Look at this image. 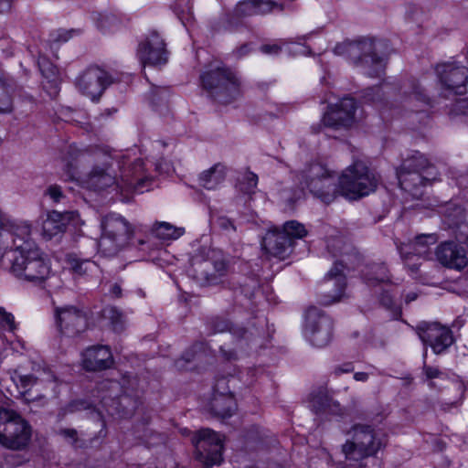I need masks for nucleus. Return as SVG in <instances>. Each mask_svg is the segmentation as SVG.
I'll return each instance as SVG.
<instances>
[{
  "label": "nucleus",
  "mask_w": 468,
  "mask_h": 468,
  "mask_svg": "<svg viewBox=\"0 0 468 468\" xmlns=\"http://www.w3.org/2000/svg\"><path fill=\"white\" fill-rule=\"evenodd\" d=\"M14 381L22 389L23 393L28 392L34 386L38 384V378L33 375H16Z\"/></svg>",
  "instance_id": "37998d69"
},
{
  "label": "nucleus",
  "mask_w": 468,
  "mask_h": 468,
  "mask_svg": "<svg viewBox=\"0 0 468 468\" xmlns=\"http://www.w3.org/2000/svg\"><path fill=\"white\" fill-rule=\"evenodd\" d=\"M222 441V436L208 428L197 431L192 442L196 448V459L204 468L220 464L223 451Z\"/></svg>",
  "instance_id": "9b49d317"
},
{
  "label": "nucleus",
  "mask_w": 468,
  "mask_h": 468,
  "mask_svg": "<svg viewBox=\"0 0 468 468\" xmlns=\"http://www.w3.org/2000/svg\"><path fill=\"white\" fill-rule=\"evenodd\" d=\"M31 439L30 425L17 413L0 409V444L14 451L24 450Z\"/></svg>",
  "instance_id": "6e6552de"
},
{
  "label": "nucleus",
  "mask_w": 468,
  "mask_h": 468,
  "mask_svg": "<svg viewBox=\"0 0 468 468\" xmlns=\"http://www.w3.org/2000/svg\"><path fill=\"white\" fill-rule=\"evenodd\" d=\"M343 271L344 265L340 262H335L326 274L319 292V303L321 304L331 305L340 302L345 296L344 291L346 282Z\"/></svg>",
  "instance_id": "2eb2a0df"
},
{
  "label": "nucleus",
  "mask_w": 468,
  "mask_h": 468,
  "mask_svg": "<svg viewBox=\"0 0 468 468\" xmlns=\"http://www.w3.org/2000/svg\"><path fill=\"white\" fill-rule=\"evenodd\" d=\"M111 83V77L105 70L99 67H90L76 79L75 85L80 92L95 101Z\"/></svg>",
  "instance_id": "ddd939ff"
},
{
  "label": "nucleus",
  "mask_w": 468,
  "mask_h": 468,
  "mask_svg": "<svg viewBox=\"0 0 468 468\" xmlns=\"http://www.w3.org/2000/svg\"><path fill=\"white\" fill-rule=\"evenodd\" d=\"M110 293L115 298H121L122 295L121 285L119 283L112 284L110 288Z\"/></svg>",
  "instance_id": "4d7b16f0"
},
{
  "label": "nucleus",
  "mask_w": 468,
  "mask_h": 468,
  "mask_svg": "<svg viewBox=\"0 0 468 468\" xmlns=\"http://www.w3.org/2000/svg\"><path fill=\"white\" fill-rule=\"evenodd\" d=\"M137 57L144 66L165 65L168 61V51L165 43L158 32L153 30L140 42Z\"/></svg>",
  "instance_id": "dca6fc26"
},
{
  "label": "nucleus",
  "mask_w": 468,
  "mask_h": 468,
  "mask_svg": "<svg viewBox=\"0 0 468 468\" xmlns=\"http://www.w3.org/2000/svg\"><path fill=\"white\" fill-rule=\"evenodd\" d=\"M116 21L117 20L114 16H103L101 19L99 26L101 28V30L106 31L107 29H109L108 22L115 23Z\"/></svg>",
  "instance_id": "6e6d98bb"
},
{
  "label": "nucleus",
  "mask_w": 468,
  "mask_h": 468,
  "mask_svg": "<svg viewBox=\"0 0 468 468\" xmlns=\"http://www.w3.org/2000/svg\"><path fill=\"white\" fill-rule=\"evenodd\" d=\"M410 258H411V256H410ZM410 259H409V260H404V261H406V264H407V266L409 267L410 271L412 273H416V272L418 271V270H419V265H420V264H419V263H412V264H411V263H410V262H409V261H410Z\"/></svg>",
  "instance_id": "0e129e2a"
},
{
  "label": "nucleus",
  "mask_w": 468,
  "mask_h": 468,
  "mask_svg": "<svg viewBox=\"0 0 468 468\" xmlns=\"http://www.w3.org/2000/svg\"><path fill=\"white\" fill-rule=\"evenodd\" d=\"M416 332L422 343L429 345L436 355L443 353L453 343L451 330L437 323L421 322L416 326Z\"/></svg>",
  "instance_id": "4468645a"
},
{
  "label": "nucleus",
  "mask_w": 468,
  "mask_h": 468,
  "mask_svg": "<svg viewBox=\"0 0 468 468\" xmlns=\"http://www.w3.org/2000/svg\"><path fill=\"white\" fill-rule=\"evenodd\" d=\"M334 323L330 316L315 306L305 312L303 332L308 341L316 347L327 346L333 337Z\"/></svg>",
  "instance_id": "f8f14e48"
},
{
  "label": "nucleus",
  "mask_w": 468,
  "mask_h": 468,
  "mask_svg": "<svg viewBox=\"0 0 468 468\" xmlns=\"http://www.w3.org/2000/svg\"><path fill=\"white\" fill-rule=\"evenodd\" d=\"M136 379L122 378L121 387L122 394L118 398V410L122 416L127 417L133 413L137 407L136 395L133 394Z\"/></svg>",
  "instance_id": "cd10ccee"
},
{
  "label": "nucleus",
  "mask_w": 468,
  "mask_h": 468,
  "mask_svg": "<svg viewBox=\"0 0 468 468\" xmlns=\"http://www.w3.org/2000/svg\"><path fill=\"white\" fill-rule=\"evenodd\" d=\"M14 83H10L0 89V113L8 114L14 110L13 96Z\"/></svg>",
  "instance_id": "4c0bfd02"
},
{
  "label": "nucleus",
  "mask_w": 468,
  "mask_h": 468,
  "mask_svg": "<svg viewBox=\"0 0 468 468\" xmlns=\"http://www.w3.org/2000/svg\"><path fill=\"white\" fill-rule=\"evenodd\" d=\"M349 433L351 440L342 445V452L349 468H365V460L375 457L387 445V438L367 424H354Z\"/></svg>",
  "instance_id": "f03ea898"
},
{
  "label": "nucleus",
  "mask_w": 468,
  "mask_h": 468,
  "mask_svg": "<svg viewBox=\"0 0 468 468\" xmlns=\"http://www.w3.org/2000/svg\"><path fill=\"white\" fill-rule=\"evenodd\" d=\"M59 434L66 440H69L72 444H76L78 441V432L74 429H61Z\"/></svg>",
  "instance_id": "09e8293b"
},
{
  "label": "nucleus",
  "mask_w": 468,
  "mask_h": 468,
  "mask_svg": "<svg viewBox=\"0 0 468 468\" xmlns=\"http://www.w3.org/2000/svg\"><path fill=\"white\" fill-rule=\"evenodd\" d=\"M227 167L218 163L210 169L201 173L199 176L200 185L207 189L216 188L226 177Z\"/></svg>",
  "instance_id": "c756f323"
},
{
  "label": "nucleus",
  "mask_w": 468,
  "mask_h": 468,
  "mask_svg": "<svg viewBox=\"0 0 468 468\" xmlns=\"http://www.w3.org/2000/svg\"><path fill=\"white\" fill-rule=\"evenodd\" d=\"M281 230L282 233H286V236L290 238L292 245L294 244V239H303L308 234L304 225L298 222L297 220L286 221L282 226V229Z\"/></svg>",
  "instance_id": "c9c22d12"
},
{
  "label": "nucleus",
  "mask_w": 468,
  "mask_h": 468,
  "mask_svg": "<svg viewBox=\"0 0 468 468\" xmlns=\"http://www.w3.org/2000/svg\"><path fill=\"white\" fill-rule=\"evenodd\" d=\"M218 384L207 406V410L217 418L230 417L237 409L236 401L230 394L218 393Z\"/></svg>",
  "instance_id": "a878e982"
},
{
  "label": "nucleus",
  "mask_w": 468,
  "mask_h": 468,
  "mask_svg": "<svg viewBox=\"0 0 468 468\" xmlns=\"http://www.w3.org/2000/svg\"><path fill=\"white\" fill-rule=\"evenodd\" d=\"M436 72L446 90L454 94H463L465 92V85L468 81V69L464 66L457 65L455 62L439 64L436 67Z\"/></svg>",
  "instance_id": "6ab92c4d"
},
{
  "label": "nucleus",
  "mask_w": 468,
  "mask_h": 468,
  "mask_svg": "<svg viewBox=\"0 0 468 468\" xmlns=\"http://www.w3.org/2000/svg\"><path fill=\"white\" fill-rule=\"evenodd\" d=\"M89 407L90 405L87 402L82 400H76L69 404V410L70 412H74L78 410H87L89 409Z\"/></svg>",
  "instance_id": "3c124183"
},
{
  "label": "nucleus",
  "mask_w": 468,
  "mask_h": 468,
  "mask_svg": "<svg viewBox=\"0 0 468 468\" xmlns=\"http://www.w3.org/2000/svg\"><path fill=\"white\" fill-rule=\"evenodd\" d=\"M55 317L60 333L69 337L79 335L88 327L85 312L75 306L57 307Z\"/></svg>",
  "instance_id": "f3484780"
},
{
  "label": "nucleus",
  "mask_w": 468,
  "mask_h": 468,
  "mask_svg": "<svg viewBox=\"0 0 468 468\" xmlns=\"http://www.w3.org/2000/svg\"><path fill=\"white\" fill-rule=\"evenodd\" d=\"M88 183L95 190H102L117 182L115 176L109 172V168L96 165L89 175Z\"/></svg>",
  "instance_id": "7c9ffc66"
},
{
  "label": "nucleus",
  "mask_w": 468,
  "mask_h": 468,
  "mask_svg": "<svg viewBox=\"0 0 468 468\" xmlns=\"http://www.w3.org/2000/svg\"><path fill=\"white\" fill-rule=\"evenodd\" d=\"M80 160L93 162L94 166L109 168L112 165L113 157L109 147L97 146L90 153H81Z\"/></svg>",
  "instance_id": "2f4dec72"
},
{
  "label": "nucleus",
  "mask_w": 468,
  "mask_h": 468,
  "mask_svg": "<svg viewBox=\"0 0 468 468\" xmlns=\"http://www.w3.org/2000/svg\"><path fill=\"white\" fill-rule=\"evenodd\" d=\"M112 356L106 346H90L83 353L82 364L88 371H100L111 367Z\"/></svg>",
  "instance_id": "b1692460"
},
{
  "label": "nucleus",
  "mask_w": 468,
  "mask_h": 468,
  "mask_svg": "<svg viewBox=\"0 0 468 468\" xmlns=\"http://www.w3.org/2000/svg\"><path fill=\"white\" fill-rule=\"evenodd\" d=\"M37 246L31 239V225L27 221L12 220L0 212V260L7 252H23L26 244Z\"/></svg>",
  "instance_id": "0eeeda50"
},
{
  "label": "nucleus",
  "mask_w": 468,
  "mask_h": 468,
  "mask_svg": "<svg viewBox=\"0 0 468 468\" xmlns=\"http://www.w3.org/2000/svg\"><path fill=\"white\" fill-rule=\"evenodd\" d=\"M79 218L77 211L58 212L53 210L48 214L42 224V235L47 239H51L66 230L67 225Z\"/></svg>",
  "instance_id": "5701e85b"
},
{
  "label": "nucleus",
  "mask_w": 468,
  "mask_h": 468,
  "mask_svg": "<svg viewBox=\"0 0 468 468\" xmlns=\"http://www.w3.org/2000/svg\"><path fill=\"white\" fill-rule=\"evenodd\" d=\"M462 228L463 230H459V232L455 234L456 239L460 243L468 244V233L465 231L466 229L468 230V228L466 226H463Z\"/></svg>",
  "instance_id": "864d4df0"
},
{
  "label": "nucleus",
  "mask_w": 468,
  "mask_h": 468,
  "mask_svg": "<svg viewBox=\"0 0 468 468\" xmlns=\"http://www.w3.org/2000/svg\"><path fill=\"white\" fill-rule=\"evenodd\" d=\"M410 92L407 95L405 102L410 111L420 112L423 109L419 106L429 105L430 100L426 94L420 90L419 84L412 80L410 84Z\"/></svg>",
  "instance_id": "473e14b6"
},
{
  "label": "nucleus",
  "mask_w": 468,
  "mask_h": 468,
  "mask_svg": "<svg viewBox=\"0 0 468 468\" xmlns=\"http://www.w3.org/2000/svg\"><path fill=\"white\" fill-rule=\"evenodd\" d=\"M334 51L336 55H346L356 64L360 63L364 67H372V70H366L369 76H378L383 69V59L378 56L376 46L371 38L345 41L337 44Z\"/></svg>",
  "instance_id": "1a4fd4ad"
},
{
  "label": "nucleus",
  "mask_w": 468,
  "mask_h": 468,
  "mask_svg": "<svg viewBox=\"0 0 468 468\" xmlns=\"http://www.w3.org/2000/svg\"><path fill=\"white\" fill-rule=\"evenodd\" d=\"M208 324L214 334L230 331L231 334L239 338L245 337V335L247 334V330L245 328L239 326L232 327L228 320L219 317L212 318Z\"/></svg>",
  "instance_id": "f704fd0d"
},
{
  "label": "nucleus",
  "mask_w": 468,
  "mask_h": 468,
  "mask_svg": "<svg viewBox=\"0 0 468 468\" xmlns=\"http://www.w3.org/2000/svg\"><path fill=\"white\" fill-rule=\"evenodd\" d=\"M23 252H7L10 272L19 281L41 285L50 274V266L37 248L26 244Z\"/></svg>",
  "instance_id": "7ed1b4c3"
},
{
  "label": "nucleus",
  "mask_w": 468,
  "mask_h": 468,
  "mask_svg": "<svg viewBox=\"0 0 468 468\" xmlns=\"http://www.w3.org/2000/svg\"><path fill=\"white\" fill-rule=\"evenodd\" d=\"M202 348L201 344L194 345L191 349L187 350L180 359H177L176 361V366L179 369H184L186 367V363H189L195 359V356L197 353V350H200Z\"/></svg>",
  "instance_id": "c03bdc74"
},
{
  "label": "nucleus",
  "mask_w": 468,
  "mask_h": 468,
  "mask_svg": "<svg viewBox=\"0 0 468 468\" xmlns=\"http://www.w3.org/2000/svg\"><path fill=\"white\" fill-rule=\"evenodd\" d=\"M356 109L354 99L344 98L339 103L328 108L322 119L323 125L334 130L347 129L355 122Z\"/></svg>",
  "instance_id": "a211bd4d"
},
{
  "label": "nucleus",
  "mask_w": 468,
  "mask_h": 468,
  "mask_svg": "<svg viewBox=\"0 0 468 468\" xmlns=\"http://www.w3.org/2000/svg\"><path fill=\"white\" fill-rule=\"evenodd\" d=\"M388 282H389L388 271L383 264L374 265L367 274V283L369 286H376L377 284Z\"/></svg>",
  "instance_id": "e433bc0d"
},
{
  "label": "nucleus",
  "mask_w": 468,
  "mask_h": 468,
  "mask_svg": "<svg viewBox=\"0 0 468 468\" xmlns=\"http://www.w3.org/2000/svg\"><path fill=\"white\" fill-rule=\"evenodd\" d=\"M105 316L111 321L112 329L122 332L125 327V317L117 307H109L105 310Z\"/></svg>",
  "instance_id": "a19ab883"
},
{
  "label": "nucleus",
  "mask_w": 468,
  "mask_h": 468,
  "mask_svg": "<svg viewBox=\"0 0 468 468\" xmlns=\"http://www.w3.org/2000/svg\"><path fill=\"white\" fill-rule=\"evenodd\" d=\"M381 304L387 308H390L393 304L392 296L388 291H384L379 299Z\"/></svg>",
  "instance_id": "603ef678"
},
{
  "label": "nucleus",
  "mask_w": 468,
  "mask_h": 468,
  "mask_svg": "<svg viewBox=\"0 0 468 468\" xmlns=\"http://www.w3.org/2000/svg\"><path fill=\"white\" fill-rule=\"evenodd\" d=\"M17 324L13 314L7 312L4 307H0V329L9 333H15Z\"/></svg>",
  "instance_id": "79ce46f5"
},
{
  "label": "nucleus",
  "mask_w": 468,
  "mask_h": 468,
  "mask_svg": "<svg viewBox=\"0 0 468 468\" xmlns=\"http://www.w3.org/2000/svg\"><path fill=\"white\" fill-rule=\"evenodd\" d=\"M190 271L202 285L220 283L229 271V261L223 251L209 250L206 257L193 258Z\"/></svg>",
  "instance_id": "423d86ee"
},
{
  "label": "nucleus",
  "mask_w": 468,
  "mask_h": 468,
  "mask_svg": "<svg viewBox=\"0 0 468 468\" xmlns=\"http://www.w3.org/2000/svg\"><path fill=\"white\" fill-rule=\"evenodd\" d=\"M302 184L324 204L334 202L339 195L356 200L374 192L378 177L361 160L354 161L338 177L322 164L310 165L302 173Z\"/></svg>",
  "instance_id": "f257e3e1"
},
{
  "label": "nucleus",
  "mask_w": 468,
  "mask_h": 468,
  "mask_svg": "<svg viewBox=\"0 0 468 468\" xmlns=\"http://www.w3.org/2000/svg\"><path fill=\"white\" fill-rule=\"evenodd\" d=\"M258 184V176L256 174L247 171L241 177L238 179V188L245 194H252Z\"/></svg>",
  "instance_id": "ea45409f"
},
{
  "label": "nucleus",
  "mask_w": 468,
  "mask_h": 468,
  "mask_svg": "<svg viewBox=\"0 0 468 468\" xmlns=\"http://www.w3.org/2000/svg\"><path fill=\"white\" fill-rule=\"evenodd\" d=\"M220 352L227 360L236 359L237 356L234 351H227L223 347H220Z\"/></svg>",
  "instance_id": "bf43d9fd"
},
{
  "label": "nucleus",
  "mask_w": 468,
  "mask_h": 468,
  "mask_svg": "<svg viewBox=\"0 0 468 468\" xmlns=\"http://www.w3.org/2000/svg\"><path fill=\"white\" fill-rule=\"evenodd\" d=\"M261 246L271 256L285 259L292 251V242L278 228L271 229L262 239Z\"/></svg>",
  "instance_id": "4be33fe9"
},
{
  "label": "nucleus",
  "mask_w": 468,
  "mask_h": 468,
  "mask_svg": "<svg viewBox=\"0 0 468 468\" xmlns=\"http://www.w3.org/2000/svg\"><path fill=\"white\" fill-rule=\"evenodd\" d=\"M101 229L98 248L107 257L116 255L128 244L133 235L130 223L116 213H110L101 218Z\"/></svg>",
  "instance_id": "20e7f679"
},
{
  "label": "nucleus",
  "mask_w": 468,
  "mask_h": 468,
  "mask_svg": "<svg viewBox=\"0 0 468 468\" xmlns=\"http://www.w3.org/2000/svg\"><path fill=\"white\" fill-rule=\"evenodd\" d=\"M153 233L161 239H176L185 233V229L176 228L167 222H158L154 224Z\"/></svg>",
  "instance_id": "72a5a7b5"
},
{
  "label": "nucleus",
  "mask_w": 468,
  "mask_h": 468,
  "mask_svg": "<svg viewBox=\"0 0 468 468\" xmlns=\"http://www.w3.org/2000/svg\"><path fill=\"white\" fill-rule=\"evenodd\" d=\"M73 32V30L59 32L56 37H54L53 40L56 42H66L71 37Z\"/></svg>",
  "instance_id": "5fc2aeb1"
},
{
  "label": "nucleus",
  "mask_w": 468,
  "mask_h": 468,
  "mask_svg": "<svg viewBox=\"0 0 468 468\" xmlns=\"http://www.w3.org/2000/svg\"><path fill=\"white\" fill-rule=\"evenodd\" d=\"M216 224L221 230H224L227 233L236 231V227H235L233 221L225 216L218 217L216 219Z\"/></svg>",
  "instance_id": "de8ad7c7"
},
{
  "label": "nucleus",
  "mask_w": 468,
  "mask_h": 468,
  "mask_svg": "<svg viewBox=\"0 0 468 468\" xmlns=\"http://www.w3.org/2000/svg\"><path fill=\"white\" fill-rule=\"evenodd\" d=\"M281 50V46L277 44H265L261 47V51L268 55H277Z\"/></svg>",
  "instance_id": "8fccbe9b"
},
{
  "label": "nucleus",
  "mask_w": 468,
  "mask_h": 468,
  "mask_svg": "<svg viewBox=\"0 0 468 468\" xmlns=\"http://www.w3.org/2000/svg\"><path fill=\"white\" fill-rule=\"evenodd\" d=\"M276 7L282 10V6L272 0H242L234 7L229 22L235 25L240 19L271 13Z\"/></svg>",
  "instance_id": "aec40b11"
},
{
  "label": "nucleus",
  "mask_w": 468,
  "mask_h": 468,
  "mask_svg": "<svg viewBox=\"0 0 468 468\" xmlns=\"http://www.w3.org/2000/svg\"><path fill=\"white\" fill-rule=\"evenodd\" d=\"M201 80L211 97L220 103H229L240 95V80L230 68L211 69L201 76Z\"/></svg>",
  "instance_id": "39448f33"
},
{
  "label": "nucleus",
  "mask_w": 468,
  "mask_h": 468,
  "mask_svg": "<svg viewBox=\"0 0 468 468\" xmlns=\"http://www.w3.org/2000/svg\"><path fill=\"white\" fill-rule=\"evenodd\" d=\"M354 378L356 380V381H367L368 379V374L366 373V372H356L355 375H354Z\"/></svg>",
  "instance_id": "052dcab7"
},
{
  "label": "nucleus",
  "mask_w": 468,
  "mask_h": 468,
  "mask_svg": "<svg viewBox=\"0 0 468 468\" xmlns=\"http://www.w3.org/2000/svg\"><path fill=\"white\" fill-rule=\"evenodd\" d=\"M433 169L434 167L430 165L428 159L422 154L416 152L404 159L397 170L399 184L402 189L412 193L431 180L429 176H433V173L430 170Z\"/></svg>",
  "instance_id": "9d476101"
},
{
  "label": "nucleus",
  "mask_w": 468,
  "mask_h": 468,
  "mask_svg": "<svg viewBox=\"0 0 468 468\" xmlns=\"http://www.w3.org/2000/svg\"><path fill=\"white\" fill-rule=\"evenodd\" d=\"M146 179L144 162L141 159H136L131 166L122 172V185L119 183H117V185L126 190H136L144 186Z\"/></svg>",
  "instance_id": "bb28decb"
},
{
  "label": "nucleus",
  "mask_w": 468,
  "mask_h": 468,
  "mask_svg": "<svg viewBox=\"0 0 468 468\" xmlns=\"http://www.w3.org/2000/svg\"><path fill=\"white\" fill-rule=\"evenodd\" d=\"M423 373L425 375V379L430 380L429 386L431 388H435V383L431 380L433 378H439L443 375L438 367L428 366L425 362L423 364Z\"/></svg>",
  "instance_id": "a18cd8bd"
},
{
  "label": "nucleus",
  "mask_w": 468,
  "mask_h": 468,
  "mask_svg": "<svg viewBox=\"0 0 468 468\" xmlns=\"http://www.w3.org/2000/svg\"><path fill=\"white\" fill-rule=\"evenodd\" d=\"M435 255L442 266L450 269L462 270L468 263L465 250L453 241L441 243L436 249Z\"/></svg>",
  "instance_id": "412c9836"
},
{
  "label": "nucleus",
  "mask_w": 468,
  "mask_h": 468,
  "mask_svg": "<svg viewBox=\"0 0 468 468\" xmlns=\"http://www.w3.org/2000/svg\"><path fill=\"white\" fill-rule=\"evenodd\" d=\"M436 241L435 234H421L417 236L413 241L401 244L399 250L403 260H409L410 256L424 258L429 254L430 246L435 244Z\"/></svg>",
  "instance_id": "393cba45"
},
{
  "label": "nucleus",
  "mask_w": 468,
  "mask_h": 468,
  "mask_svg": "<svg viewBox=\"0 0 468 468\" xmlns=\"http://www.w3.org/2000/svg\"><path fill=\"white\" fill-rule=\"evenodd\" d=\"M418 295L416 292H410L409 293L406 294L405 296V302L407 303L412 302V301H415L417 299Z\"/></svg>",
  "instance_id": "69168bd1"
},
{
  "label": "nucleus",
  "mask_w": 468,
  "mask_h": 468,
  "mask_svg": "<svg viewBox=\"0 0 468 468\" xmlns=\"http://www.w3.org/2000/svg\"><path fill=\"white\" fill-rule=\"evenodd\" d=\"M67 262L72 271L79 274H85L94 267V262L88 259L81 260L76 254H69L67 256Z\"/></svg>",
  "instance_id": "58836bf2"
},
{
  "label": "nucleus",
  "mask_w": 468,
  "mask_h": 468,
  "mask_svg": "<svg viewBox=\"0 0 468 468\" xmlns=\"http://www.w3.org/2000/svg\"><path fill=\"white\" fill-rule=\"evenodd\" d=\"M310 407L316 414L325 412L332 414L341 413L340 404L334 400L324 389H319L317 392L312 394Z\"/></svg>",
  "instance_id": "c85d7f7f"
},
{
  "label": "nucleus",
  "mask_w": 468,
  "mask_h": 468,
  "mask_svg": "<svg viewBox=\"0 0 468 468\" xmlns=\"http://www.w3.org/2000/svg\"><path fill=\"white\" fill-rule=\"evenodd\" d=\"M10 83H12V82H11V81H9V80H5L4 79L3 72H2V70L0 69V89H1V88L5 87L6 85H8V84H10Z\"/></svg>",
  "instance_id": "338daca9"
},
{
  "label": "nucleus",
  "mask_w": 468,
  "mask_h": 468,
  "mask_svg": "<svg viewBox=\"0 0 468 468\" xmlns=\"http://www.w3.org/2000/svg\"><path fill=\"white\" fill-rule=\"evenodd\" d=\"M379 90H380V89L378 87L371 88L367 90L366 97H369L371 95L370 92H376V94L378 95Z\"/></svg>",
  "instance_id": "774afa93"
},
{
  "label": "nucleus",
  "mask_w": 468,
  "mask_h": 468,
  "mask_svg": "<svg viewBox=\"0 0 468 468\" xmlns=\"http://www.w3.org/2000/svg\"><path fill=\"white\" fill-rule=\"evenodd\" d=\"M250 51V48L247 44L242 45L237 49V54L239 57H242L246 54H248Z\"/></svg>",
  "instance_id": "680f3d73"
},
{
  "label": "nucleus",
  "mask_w": 468,
  "mask_h": 468,
  "mask_svg": "<svg viewBox=\"0 0 468 468\" xmlns=\"http://www.w3.org/2000/svg\"><path fill=\"white\" fill-rule=\"evenodd\" d=\"M354 367L352 366V364L348 363V364H345L343 366H339L335 368V373L336 375H339L341 373H348V372H351L353 371Z\"/></svg>",
  "instance_id": "13d9d810"
},
{
  "label": "nucleus",
  "mask_w": 468,
  "mask_h": 468,
  "mask_svg": "<svg viewBox=\"0 0 468 468\" xmlns=\"http://www.w3.org/2000/svg\"><path fill=\"white\" fill-rule=\"evenodd\" d=\"M10 6V0H0V13L7 11Z\"/></svg>",
  "instance_id": "e2e57ef3"
},
{
  "label": "nucleus",
  "mask_w": 468,
  "mask_h": 468,
  "mask_svg": "<svg viewBox=\"0 0 468 468\" xmlns=\"http://www.w3.org/2000/svg\"><path fill=\"white\" fill-rule=\"evenodd\" d=\"M45 195L49 197V198L54 203L62 202L66 197L63 194L61 187L58 185H50L45 191Z\"/></svg>",
  "instance_id": "49530a36"
}]
</instances>
